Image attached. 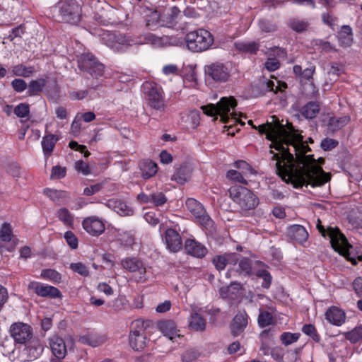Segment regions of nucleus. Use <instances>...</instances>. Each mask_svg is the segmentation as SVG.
<instances>
[{"label": "nucleus", "mask_w": 362, "mask_h": 362, "mask_svg": "<svg viewBox=\"0 0 362 362\" xmlns=\"http://www.w3.org/2000/svg\"><path fill=\"white\" fill-rule=\"evenodd\" d=\"M186 207L189 212L197 219L202 222H206L209 218L206 214L203 205L193 198H188L186 200Z\"/></svg>", "instance_id": "20"}, {"label": "nucleus", "mask_w": 362, "mask_h": 362, "mask_svg": "<svg viewBox=\"0 0 362 362\" xmlns=\"http://www.w3.org/2000/svg\"><path fill=\"white\" fill-rule=\"evenodd\" d=\"M248 324V315L245 311L239 312L234 317L230 325L231 334L238 337L242 334Z\"/></svg>", "instance_id": "18"}, {"label": "nucleus", "mask_w": 362, "mask_h": 362, "mask_svg": "<svg viewBox=\"0 0 362 362\" xmlns=\"http://www.w3.org/2000/svg\"><path fill=\"white\" fill-rule=\"evenodd\" d=\"M206 320L199 313H194L190 315L189 327L191 330L203 332L206 329Z\"/></svg>", "instance_id": "30"}, {"label": "nucleus", "mask_w": 362, "mask_h": 362, "mask_svg": "<svg viewBox=\"0 0 362 362\" xmlns=\"http://www.w3.org/2000/svg\"><path fill=\"white\" fill-rule=\"evenodd\" d=\"M259 29L265 33L275 32L277 30V26L267 19H261L258 23Z\"/></svg>", "instance_id": "50"}, {"label": "nucleus", "mask_w": 362, "mask_h": 362, "mask_svg": "<svg viewBox=\"0 0 362 362\" xmlns=\"http://www.w3.org/2000/svg\"><path fill=\"white\" fill-rule=\"evenodd\" d=\"M212 263L217 270H223L227 265L225 255L215 256L212 259Z\"/></svg>", "instance_id": "58"}, {"label": "nucleus", "mask_w": 362, "mask_h": 362, "mask_svg": "<svg viewBox=\"0 0 362 362\" xmlns=\"http://www.w3.org/2000/svg\"><path fill=\"white\" fill-rule=\"evenodd\" d=\"M34 71L33 66H26L21 64L14 66L12 69L13 75L22 77H29Z\"/></svg>", "instance_id": "39"}, {"label": "nucleus", "mask_w": 362, "mask_h": 362, "mask_svg": "<svg viewBox=\"0 0 362 362\" xmlns=\"http://www.w3.org/2000/svg\"><path fill=\"white\" fill-rule=\"evenodd\" d=\"M288 26L297 33H303L308 29L309 23L305 20L292 18L289 21Z\"/></svg>", "instance_id": "38"}, {"label": "nucleus", "mask_w": 362, "mask_h": 362, "mask_svg": "<svg viewBox=\"0 0 362 362\" xmlns=\"http://www.w3.org/2000/svg\"><path fill=\"white\" fill-rule=\"evenodd\" d=\"M320 111V105L318 102H308L300 110V114L306 119H313L317 117Z\"/></svg>", "instance_id": "29"}, {"label": "nucleus", "mask_w": 362, "mask_h": 362, "mask_svg": "<svg viewBox=\"0 0 362 362\" xmlns=\"http://www.w3.org/2000/svg\"><path fill=\"white\" fill-rule=\"evenodd\" d=\"M66 168L61 167L60 165H55L52 168L51 178L52 179H61L66 176Z\"/></svg>", "instance_id": "59"}, {"label": "nucleus", "mask_w": 362, "mask_h": 362, "mask_svg": "<svg viewBox=\"0 0 362 362\" xmlns=\"http://www.w3.org/2000/svg\"><path fill=\"white\" fill-rule=\"evenodd\" d=\"M300 336V333L284 332L281 335V340L284 345L288 346L297 341Z\"/></svg>", "instance_id": "48"}, {"label": "nucleus", "mask_w": 362, "mask_h": 362, "mask_svg": "<svg viewBox=\"0 0 362 362\" xmlns=\"http://www.w3.org/2000/svg\"><path fill=\"white\" fill-rule=\"evenodd\" d=\"M260 134H266V138L272 141L270 148L282 153L281 157L272 150V160H275L277 174L286 183H291L294 188L310 185L312 187L322 186L330 180V176L324 172L316 163L313 155L305 156L310 151V147L303 141V136L296 131L283 129L278 132L269 123L257 127Z\"/></svg>", "instance_id": "1"}, {"label": "nucleus", "mask_w": 362, "mask_h": 362, "mask_svg": "<svg viewBox=\"0 0 362 362\" xmlns=\"http://www.w3.org/2000/svg\"><path fill=\"white\" fill-rule=\"evenodd\" d=\"M129 339L130 346L136 351H141L146 347L147 338L143 322H134Z\"/></svg>", "instance_id": "10"}, {"label": "nucleus", "mask_w": 362, "mask_h": 362, "mask_svg": "<svg viewBox=\"0 0 362 362\" xmlns=\"http://www.w3.org/2000/svg\"><path fill=\"white\" fill-rule=\"evenodd\" d=\"M121 264L124 269L131 273L139 272L140 274L139 281H146V269L141 259L136 257H126L122 260Z\"/></svg>", "instance_id": "13"}, {"label": "nucleus", "mask_w": 362, "mask_h": 362, "mask_svg": "<svg viewBox=\"0 0 362 362\" xmlns=\"http://www.w3.org/2000/svg\"><path fill=\"white\" fill-rule=\"evenodd\" d=\"M256 276L263 279V282L262 284V288L268 289L270 287L272 276L267 270L259 269L256 272Z\"/></svg>", "instance_id": "47"}, {"label": "nucleus", "mask_w": 362, "mask_h": 362, "mask_svg": "<svg viewBox=\"0 0 362 362\" xmlns=\"http://www.w3.org/2000/svg\"><path fill=\"white\" fill-rule=\"evenodd\" d=\"M106 206L121 216H132L134 214V210L120 199H109Z\"/></svg>", "instance_id": "24"}, {"label": "nucleus", "mask_w": 362, "mask_h": 362, "mask_svg": "<svg viewBox=\"0 0 362 362\" xmlns=\"http://www.w3.org/2000/svg\"><path fill=\"white\" fill-rule=\"evenodd\" d=\"M78 66L80 70L98 78L104 74V66L91 53H83L78 57Z\"/></svg>", "instance_id": "8"}, {"label": "nucleus", "mask_w": 362, "mask_h": 362, "mask_svg": "<svg viewBox=\"0 0 362 362\" xmlns=\"http://www.w3.org/2000/svg\"><path fill=\"white\" fill-rule=\"evenodd\" d=\"M235 47L238 51L249 54H256L259 49V44L255 42H237Z\"/></svg>", "instance_id": "34"}, {"label": "nucleus", "mask_w": 362, "mask_h": 362, "mask_svg": "<svg viewBox=\"0 0 362 362\" xmlns=\"http://www.w3.org/2000/svg\"><path fill=\"white\" fill-rule=\"evenodd\" d=\"M237 105L235 99L233 97H223L216 104H209L202 107L204 114L208 116L220 115L223 122L226 123L229 119L228 113L231 109Z\"/></svg>", "instance_id": "7"}, {"label": "nucleus", "mask_w": 362, "mask_h": 362, "mask_svg": "<svg viewBox=\"0 0 362 362\" xmlns=\"http://www.w3.org/2000/svg\"><path fill=\"white\" fill-rule=\"evenodd\" d=\"M69 268L73 272L78 273L83 276H87L89 274V271L87 267L81 262L71 263Z\"/></svg>", "instance_id": "55"}, {"label": "nucleus", "mask_w": 362, "mask_h": 362, "mask_svg": "<svg viewBox=\"0 0 362 362\" xmlns=\"http://www.w3.org/2000/svg\"><path fill=\"white\" fill-rule=\"evenodd\" d=\"M226 177L230 181L238 182L247 185L248 182L245 179L242 173L235 170H230L226 173Z\"/></svg>", "instance_id": "45"}, {"label": "nucleus", "mask_w": 362, "mask_h": 362, "mask_svg": "<svg viewBox=\"0 0 362 362\" xmlns=\"http://www.w3.org/2000/svg\"><path fill=\"white\" fill-rule=\"evenodd\" d=\"M288 234L291 239L300 244L305 242L308 238V233L305 228L300 225L290 226L288 230Z\"/></svg>", "instance_id": "28"}, {"label": "nucleus", "mask_w": 362, "mask_h": 362, "mask_svg": "<svg viewBox=\"0 0 362 362\" xmlns=\"http://www.w3.org/2000/svg\"><path fill=\"white\" fill-rule=\"evenodd\" d=\"M243 286L239 282H232L228 286H223L219 289V294L223 298L235 299L240 294Z\"/></svg>", "instance_id": "25"}, {"label": "nucleus", "mask_w": 362, "mask_h": 362, "mask_svg": "<svg viewBox=\"0 0 362 362\" xmlns=\"http://www.w3.org/2000/svg\"><path fill=\"white\" fill-rule=\"evenodd\" d=\"M236 271L240 275L250 276L252 274V260L248 257H241Z\"/></svg>", "instance_id": "35"}, {"label": "nucleus", "mask_w": 362, "mask_h": 362, "mask_svg": "<svg viewBox=\"0 0 362 362\" xmlns=\"http://www.w3.org/2000/svg\"><path fill=\"white\" fill-rule=\"evenodd\" d=\"M64 239L71 249L75 250L78 247V240L73 232L70 230L66 231L64 234Z\"/></svg>", "instance_id": "56"}, {"label": "nucleus", "mask_w": 362, "mask_h": 362, "mask_svg": "<svg viewBox=\"0 0 362 362\" xmlns=\"http://www.w3.org/2000/svg\"><path fill=\"white\" fill-rule=\"evenodd\" d=\"M11 86L18 93L23 92L27 88L25 81L21 78H16L12 81Z\"/></svg>", "instance_id": "62"}, {"label": "nucleus", "mask_w": 362, "mask_h": 362, "mask_svg": "<svg viewBox=\"0 0 362 362\" xmlns=\"http://www.w3.org/2000/svg\"><path fill=\"white\" fill-rule=\"evenodd\" d=\"M325 318L331 324L340 326L345 322L346 314L341 309L332 306L326 311Z\"/></svg>", "instance_id": "21"}, {"label": "nucleus", "mask_w": 362, "mask_h": 362, "mask_svg": "<svg viewBox=\"0 0 362 362\" xmlns=\"http://www.w3.org/2000/svg\"><path fill=\"white\" fill-rule=\"evenodd\" d=\"M185 249L188 255L197 258H203L208 252L207 248L194 238H188L185 240Z\"/></svg>", "instance_id": "17"}, {"label": "nucleus", "mask_w": 362, "mask_h": 362, "mask_svg": "<svg viewBox=\"0 0 362 362\" xmlns=\"http://www.w3.org/2000/svg\"><path fill=\"white\" fill-rule=\"evenodd\" d=\"M144 88L147 90L148 105L156 111L163 112L166 107L165 101L162 94V89L156 84L146 83Z\"/></svg>", "instance_id": "9"}, {"label": "nucleus", "mask_w": 362, "mask_h": 362, "mask_svg": "<svg viewBox=\"0 0 362 362\" xmlns=\"http://www.w3.org/2000/svg\"><path fill=\"white\" fill-rule=\"evenodd\" d=\"M100 36L102 42L115 52H124L128 47L140 42L133 37L119 31H103Z\"/></svg>", "instance_id": "3"}, {"label": "nucleus", "mask_w": 362, "mask_h": 362, "mask_svg": "<svg viewBox=\"0 0 362 362\" xmlns=\"http://www.w3.org/2000/svg\"><path fill=\"white\" fill-rule=\"evenodd\" d=\"M321 18L323 23L334 29L336 21H337L336 16L332 15L330 12H325L322 13Z\"/></svg>", "instance_id": "57"}, {"label": "nucleus", "mask_w": 362, "mask_h": 362, "mask_svg": "<svg viewBox=\"0 0 362 362\" xmlns=\"http://www.w3.org/2000/svg\"><path fill=\"white\" fill-rule=\"evenodd\" d=\"M13 237V229L9 223H4L0 228V240L2 242H10Z\"/></svg>", "instance_id": "40"}, {"label": "nucleus", "mask_w": 362, "mask_h": 362, "mask_svg": "<svg viewBox=\"0 0 362 362\" xmlns=\"http://www.w3.org/2000/svg\"><path fill=\"white\" fill-rule=\"evenodd\" d=\"M58 140V137L52 134L46 135L42 138V148L45 158H48L51 156Z\"/></svg>", "instance_id": "31"}, {"label": "nucleus", "mask_w": 362, "mask_h": 362, "mask_svg": "<svg viewBox=\"0 0 362 362\" xmlns=\"http://www.w3.org/2000/svg\"><path fill=\"white\" fill-rule=\"evenodd\" d=\"M13 112L18 117H25L29 115L30 106L26 103H20L14 108Z\"/></svg>", "instance_id": "54"}, {"label": "nucleus", "mask_w": 362, "mask_h": 362, "mask_svg": "<svg viewBox=\"0 0 362 362\" xmlns=\"http://www.w3.org/2000/svg\"><path fill=\"white\" fill-rule=\"evenodd\" d=\"M46 85V80L44 78H38L33 80L28 85V93L29 95H35L39 94Z\"/></svg>", "instance_id": "37"}, {"label": "nucleus", "mask_w": 362, "mask_h": 362, "mask_svg": "<svg viewBox=\"0 0 362 362\" xmlns=\"http://www.w3.org/2000/svg\"><path fill=\"white\" fill-rule=\"evenodd\" d=\"M353 288L357 296L362 298V276H358L354 279Z\"/></svg>", "instance_id": "64"}, {"label": "nucleus", "mask_w": 362, "mask_h": 362, "mask_svg": "<svg viewBox=\"0 0 362 362\" xmlns=\"http://www.w3.org/2000/svg\"><path fill=\"white\" fill-rule=\"evenodd\" d=\"M185 40L187 47L193 52H202L209 49L214 41L211 33L204 29L189 32Z\"/></svg>", "instance_id": "4"}, {"label": "nucleus", "mask_w": 362, "mask_h": 362, "mask_svg": "<svg viewBox=\"0 0 362 362\" xmlns=\"http://www.w3.org/2000/svg\"><path fill=\"white\" fill-rule=\"evenodd\" d=\"M205 73L213 80L219 82H225L229 77L228 69L221 63H213L205 66Z\"/></svg>", "instance_id": "14"}, {"label": "nucleus", "mask_w": 362, "mask_h": 362, "mask_svg": "<svg viewBox=\"0 0 362 362\" xmlns=\"http://www.w3.org/2000/svg\"><path fill=\"white\" fill-rule=\"evenodd\" d=\"M200 356V353L193 349L186 350L182 355L183 362H194Z\"/></svg>", "instance_id": "49"}, {"label": "nucleus", "mask_w": 362, "mask_h": 362, "mask_svg": "<svg viewBox=\"0 0 362 362\" xmlns=\"http://www.w3.org/2000/svg\"><path fill=\"white\" fill-rule=\"evenodd\" d=\"M262 86L265 87V90L268 91H273L274 93H277L279 90H281L282 88H286L287 85L286 83H283L281 86H275L274 83L272 81H267L263 82Z\"/></svg>", "instance_id": "60"}, {"label": "nucleus", "mask_w": 362, "mask_h": 362, "mask_svg": "<svg viewBox=\"0 0 362 362\" xmlns=\"http://www.w3.org/2000/svg\"><path fill=\"white\" fill-rule=\"evenodd\" d=\"M44 193L54 202L59 201V199L64 197L66 194L65 191L53 189H45Z\"/></svg>", "instance_id": "51"}, {"label": "nucleus", "mask_w": 362, "mask_h": 362, "mask_svg": "<svg viewBox=\"0 0 362 362\" xmlns=\"http://www.w3.org/2000/svg\"><path fill=\"white\" fill-rule=\"evenodd\" d=\"M167 23L169 28H175L177 30H187V22L184 21L183 25L181 23L184 18L180 10L177 6L170 8L168 17Z\"/></svg>", "instance_id": "19"}, {"label": "nucleus", "mask_w": 362, "mask_h": 362, "mask_svg": "<svg viewBox=\"0 0 362 362\" xmlns=\"http://www.w3.org/2000/svg\"><path fill=\"white\" fill-rule=\"evenodd\" d=\"M80 341L83 344L96 347L104 344L106 341V337L99 334H90L81 337Z\"/></svg>", "instance_id": "32"}, {"label": "nucleus", "mask_w": 362, "mask_h": 362, "mask_svg": "<svg viewBox=\"0 0 362 362\" xmlns=\"http://www.w3.org/2000/svg\"><path fill=\"white\" fill-rule=\"evenodd\" d=\"M258 325L262 327H266L274 323L273 315L267 310H259V314L257 317Z\"/></svg>", "instance_id": "36"}, {"label": "nucleus", "mask_w": 362, "mask_h": 362, "mask_svg": "<svg viewBox=\"0 0 362 362\" xmlns=\"http://www.w3.org/2000/svg\"><path fill=\"white\" fill-rule=\"evenodd\" d=\"M56 8L58 10L57 17L59 22L76 25L81 21V7L74 0H60Z\"/></svg>", "instance_id": "6"}, {"label": "nucleus", "mask_w": 362, "mask_h": 362, "mask_svg": "<svg viewBox=\"0 0 362 362\" xmlns=\"http://www.w3.org/2000/svg\"><path fill=\"white\" fill-rule=\"evenodd\" d=\"M345 338L351 343H356L362 339V326L356 327L351 331L344 333Z\"/></svg>", "instance_id": "43"}, {"label": "nucleus", "mask_w": 362, "mask_h": 362, "mask_svg": "<svg viewBox=\"0 0 362 362\" xmlns=\"http://www.w3.org/2000/svg\"><path fill=\"white\" fill-rule=\"evenodd\" d=\"M230 197L243 210L254 209L259 204L258 197L250 189L245 187L234 185L229 188Z\"/></svg>", "instance_id": "5"}, {"label": "nucleus", "mask_w": 362, "mask_h": 362, "mask_svg": "<svg viewBox=\"0 0 362 362\" xmlns=\"http://www.w3.org/2000/svg\"><path fill=\"white\" fill-rule=\"evenodd\" d=\"M41 276L44 279H49L53 281H59L61 279L60 274L56 270L52 269L42 270Z\"/></svg>", "instance_id": "52"}, {"label": "nucleus", "mask_w": 362, "mask_h": 362, "mask_svg": "<svg viewBox=\"0 0 362 362\" xmlns=\"http://www.w3.org/2000/svg\"><path fill=\"white\" fill-rule=\"evenodd\" d=\"M43 347L39 341H33L28 345L24 350L27 355L28 360L33 361L40 356L42 352Z\"/></svg>", "instance_id": "33"}, {"label": "nucleus", "mask_w": 362, "mask_h": 362, "mask_svg": "<svg viewBox=\"0 0 362 362\" xmlns=\"http://www.w3.org/2000/svg\"><path fill=\"white\" fill-rule=\"evenodd\" d=\"M83 228L92 236H99L105 229L103 221L96 216H90L83 219Z\"/></svg>", "instance_id": "15"}, {"label": "nucleus", "mask_w": 362, "mask_h": 362, "mask_svg": "<svg viewBox=\"0 0 362 362\" xmlns=\"http://www.w3.org/2000/svg\"><path fill=\"white\" fill-rule=\"evenodd\" d=\"M302 332L313 339V341L319 342L320 337L318 334L315 327L312 324H305L302 327Z\"/></svg>", "instance_id": "46"}, {"label": "nucleus", "mask_w": 362, "mask_h": 362, "mask_svg": "<svg viewBox=\"0 0 362 362\" xmlns=\"http://www.w3.org/2000/svg\"><path fill=\"white\" fill-rule=\"evenodd\" d=\"M139 166L141 172V177L145 180L152 177L158 172L157 164L149 159L141 160Z\"/></svg>", "instance_id": "26"}, {"label": "nucleus", "mask_w": 362, "mask_h": 362, "mask_svg": "<svg viewBox=\"0 0 362 362\" xmlns=\"http://www.w3.org/2000/svg\"><path fill=\"white\" fill-rule=\"evenodd\" d=\"M349 122L350 117L347 115L339 117L335 116L330 117L327 124V134H333L347 125Z\"/></svg>", "instance_id": "22"}, {"label": "nucleus", "mask_w": 362, "mask_h": 362, "mask_svg": "<svg viewBox=\"0 0 362 362\" xmlns=\"http://www.w3.org/2000/svg\"><path fill=\"white\" fill-rule=\"evenodd\" d=\"M29 290H33L38 296L44 298H60L61 291L56 287L49 285H44L40 282L31 281L28 286Z\"/></svg>", "instance_id": "12"}, {"label": "nucleus", "mask_w": 362, "mask_h": 362, "mask_svg": "<svg viewBox=\"0 0 362 362\" xmlns=\"http://www.w3.org/2000/svg\"><path fill=\"white\" fill-rule=\"evenodd\" d=\"M317 228L323 237H329L332 248L345 257L353 264L356 265L357 260L362 261V252H359L356 257L353 255L354 247L348 243L347 239L338 228L328 227L325 229L322 226L320 220L318 219Z\"/></svg>", "instance_id": "2"}, {"label": "nucleus", "mask_w": 362, "mask_h": 362, "mask_svg": "<svg viewBox=\"0 0 362 362\" xmlns=\"http://www.w3.org/2000/svg\"><path fill=\"white\" fill-rule=\"evenodd\" d=\"M75 169L84 175H87L90 173L89 165L83 160H78L75 163Z\"/></svg>", "instance_id": "63"}, {"label": "nucleus", "mask_w": 362, "mask_h": 362, "mask_svg": "<svg viewBox=\"0 0 362 362\" xmlns=\"http://www.w3.org/2000/svg\"><path fill=\"white\" fill-rule=\"evenodd\" d=\"M50 348L53 355L58 359H62L66 354V345L64 340L57 336H54L50 339Z\"/></svg>", "instance_id": "23"}, {"label": "nucleus", "mask_w": 362, "mask_h": 362, "mask_svg": "<svg viewBox=\"0 0 362 362\" xmlns=\"http://www.w3.org/2000/svg\"><path fill=\"white\" fill-rule=\"evenodd\" d=\"M189 178L188 170L186 167L179 168L172 176V180L180 185L185 184Z\"/></svg>", "instance_id": "41"}, {"label": "nucleus", "mask_w": 362, "mask_h": 362, "mask_svg": "<svg viewBox=\"0 0 362 362\" xmlns=\"http://www.w3.org/2000/svg\"><path fill=\"white\" fill-rule=\"evenodd\" d=\"M158 328L160 332L170 340H173L176 337H180V334H177L176 325L172 320L160 322L158 324Z\"/></svg>", "instance_id": "27"}, {"label": "nucleus", "mask_w": 362, "mask_h": 362, "mask_svg": "<svg viewBox=\"0 0 362 362\" xmlns=\"http://www.w3.org/2000/svg\"><path fill=\"white\" fill-rule=\"evenodd\" d=\"M167 197L163 192H155L151 194V203L156 206H161L167 202Z\"/></svg>", "instance_id": "53"}, {"label": "nucleus", "mask_w": 362, "mask_h": 362, "mask_svg": "<svg viewBox=\"0 0 362 362\" xmlns=\"http://www.w3.org/2000/svg\"><path fill=\"white\" fill-rule=\"evenodd\" d=\"M57 216L64 224L68 226H72L74 223V216L67 209L62 208L59 209Z\"/></svg>", "instance_id": "42"}, {"label": "nucleus", "mask_w": 362, "mask_h": 362, "mask_svg": "<svg viewBox=\"0 0 362 362\" xmlns=\"http://www.w3.org/2000/svg\"><path fill=\"white\" fill-rule=\"evenodd\" d=\"M119 241L126 247H132L135 243L134 233L132 231H124L119 234Z\"/></svg>", "instance_id": "44"}, {"label": "nucleus", "mask_w": 362, "mask_h": 362, "mask_svg": "<svg viewBox=\"0 0 362 362\" xmlns=\"http://www.w3.org/2000/svg\"><path fill=\"white\" fill-rule=\"evenodd\" d=\"M338 144L335 139L326 138L321 141V147L325 151H330L337 147Z\"/></svg>", "instance_id": "61"}, {"label": "nucleus", "mask_w": 362, "mask_h": 362, "mask_svg": "<svg viewBox=\"0 0 362 362\" xmlns=\"http://www.w3.org/2000/svg\"><path fill=\"white\" fill-rule=\"evenodd\" d=\"M11 336L15 342L21 344H25L33 337L32 327L23 322H14L9 329Z\"/></svg>", "instance_id": "11"}, {"label": "nucleus", "mask_w": 362, "mask_h": 362, "mask_svg": "<svg viewBox=\"0 0 362 362\" xmlns=\"http://www.w3.org/2000/svg\"><path fill=\"white\" fill-rule=\"evenodd\" d=\"M167 248L172 252H177L182 247V241L179 233L173 228H168L164 233Z\"/></svg>", "instance_id": "16"}]
</instances>
